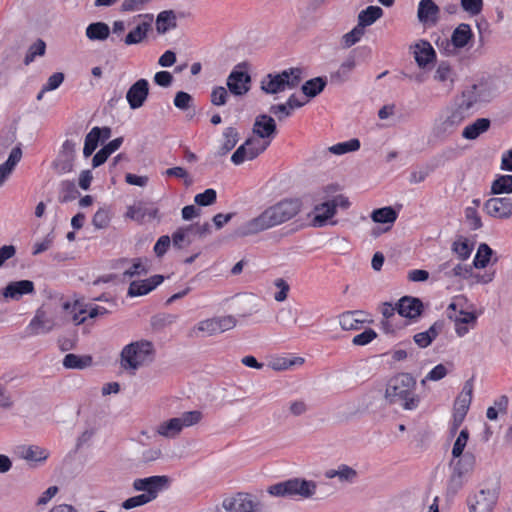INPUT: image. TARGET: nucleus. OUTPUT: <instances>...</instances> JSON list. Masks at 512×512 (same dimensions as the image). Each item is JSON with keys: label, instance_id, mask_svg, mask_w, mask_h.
I'll list each match as a JSON object with an SVG mask.
<instances>
[{"label": "nucleus", "instance_id": "nucleus-1", "mask_svg": "<svg viewBox=\"0 0 512 512\" xmlns=\"http://www.w3.org/2000/svg\"><path fill=\"white\" fill-rule=\"evenodd\" d=\"M302 201L297 198L283 199L263 210L257 217L242 224L237 234L239 236L254 235L259 232L279 226L300 213Z\"/></svg>", "mask_w": 512, "mask_h": 512}, {"label": "nucleus", "instance_id": "nucleus-2", "mask_svg": "<svg viewBox=\"0 0 512 512\" xmlns=\"http://www.w3.org/2000/svg\"><path fill=\"white\" fill-rule=\"evenodd\" d=\"M385 398L390 404L400 405L404 410H415L420 403L416 394V380L409 373L392 377L386 386Z\"/></svg>", "mask_w": 512, "mask_h": 512}, {"label": "nucleus", "instance_id": "nucleus-3", "mask_svg": "<svg viewBox=\"0 0 512 512\" xmlns=\"http://www.w3.org/2000/svg\"><path fill=\"white\" fill-rule=\"evenodd\" d=\"M155 347L151 341L138 340L125 345L120 353V365L125 371L135 372L153 362Z\"/></svg>", "mask_w": 512, "mask_h": 512}, {"label": "nucleus", "instance_id": "nucleus-4", "mask_svg": "<svg viewBox=\"0 0 512 512\" xmlns=\"http://www.w3.org/2000/svg\"><path fill=\"white\" fill-rule=\"evenodd\" d=\"M317 489V484L312 480L301 478L288 479L268 487L267 492L274 497L293 498L299 496L311 498Z\"/></svg>", "mask_w": 512, "mask_h": 512}, {"label": "nucleus", "instance_id": "nucleus-5", "mask_svg": "<svg viewBox=\"0 0 512 512\" xmlns=\"http://www.w3.org/2000/svg\"><path fill=\"white\" fill-rule=\"evenodd\" d=\"M302 80V69L289 68L280 73H269L261 80V89L267 94H277L296 88Z\"/></svg>", "mask_w": 512, "mask_h": 512}, {"label": "nucleus", "instance_id": "nucleus-6", "mask_svg": "<svg viewBox=\"0 0 512 512\" xmlns=\"http://www.w3.org/2000/svg\"><path fill=\"white\" fill-rule=\"evenodd\" d=\"M202 419V413L198 410L187 411L179 417H173L159 423L154 432L156 435L172 440L176 439L184 428L191 427L199 423Z\"/></svg>", "mask_w": 512, "mask_h": 512}, {"label": "nucleus", "instance_id": "nucleus-7", "mask_svg": "<svg viewBox=\"0 0 512 512\" xmlns=\"http://www.w3.org/2000/svg\"><path fill=\"white\" fill-rule=\"evenodd\" d=\"M466 118L468 116L455 105L446 107L435 119L432 135L437 139H446L458 129Z\"/></svg>", "mask_w": 512, "mask_h": 512}, {"label": "nucleus", "instance_id": "nucleus-8", "mask_svg": "<svg viewBox=\"0 0 512 512\" xmlns=\"http://www.w3.org/2000/svg\"><path fill=\"white\" fill-rule=\"evenodd\" d=\"M236 323V319L231 315L205 319L192 328L191 335L194 337L213 336L234 328Z\"/></svg>", "mask_w": 512, "mask_h": 512}, {"label": "nucleus", "instance_id": "nucleus-9", "mask_svg": "<svg viewBox=\"0 0 512 512\" xmlns=\"http://www.w3.org/2000/svg\"><path fill=\"white\" fill-rule=\"evenodd\" d=\"M489 99V93L483 84H472L462 90L454 105L469 117L477 104L487 102Z\"/></svg>", "mask_w": 512, "mask_h": 512}, {"label": "nucleus", "instance_id": "nucleus-10", "mask_svg": "<svg viewBox=\"0 0 512 512\" xmlns=\"http://www.w3.org/2000/svg\"><path fill=\"white\" fill-rule=\"evenodd\" d=\"M222 507L226 512H260L262 504L251 494L239 492L224 498Z\"/></svg>", "mask_w": 512, "mask_h": 512}, {"label": "nucleus", "instance_id": "nucleus-11", "mask_svg": "<svg viewBox=\"0 0 512 512\" xmlns=\"http://www.w3.org/2000/svg\"><path fill=\"white\" fill-rule=\"evenodd\" d=\"M246 67L245 63L236 65L227 77V88L235 96H243L250 90L251 77Z\"/></svg>", "mask_w": 512, "mask_h": 512}, {"label": "nucleus", "instance_id": "nucleus-12", "mask_svg": "<svg viewBox=\"0 0 512 512\" xmlns=\"http://www.w3.org/2000/svg\"><path fill=\"white\" fill-rule=\"evenodd\" d=\"M170 479L168 476H150L146 478L135 479L133 488L136 491H144L142 495L149 497L150 501L157 498L159 492L166 489L169 485Z\"/></svg>", "mask_w": 512, "mask_h": 512}, {"label": "nucleus", "instance_id": "nucleus-13", "mask_svg": "<svg viewBox=\"0 0 512 512\" xmlns=\"http://www.w3.org/2000/svg\"><path fill=\"white\" fill-rule=\"evenodd\" d=\"M498 495L493 489H481L467 499L469 512H492Z\"/></svg>", "mask_w": 512, "mask_h": 512}, {"label": "nucleus", "instance_id": "nucleus-14", "mask_svg": "<svg viewBox=\"0 0 512 512\" xmlns=\"http://www.w3.org/2000/svg\"><path fill=\"white\" fill-rule=\"evenodd\" d=\"M57 326L56 321L41 307L27 325L25 332L28 336H38L50 333Z\"/></svg>", "mask_w": 512, "mask_h": 512}, {"label": "nucleus", "instance_id": "nucleus-15", "mask_svg": "<svg viewBox=\"0 0 512 512\" xmlns=\"http://www.w3.org/2000/svg\"><path fill=\"white\" fill-rule=\"evenodd\" d=\"M76 148L77 143L73 140L68 139L62 144L61 151L53 162L57 174L62 175L73 170Z\"/></svg>", "mask_w": 512, "mask_h": 512}, {"label": "nucleus", "instance_id": "nucleus-16", "mask_svg": "<svg viewBox=\"0 0 512 512\" xmlns=\"http://www.w3.org/2000/svg\"><path fill=\"white\" fill-rule=\"evenodd\" d=\"M86 314V305L80 301H67L62 304L63 323H73L74 325L78 326L86 321Z\"/></svg>", "mask_w": 512, "mask_h": 512}, {"label": "nucleus", "instance_id": "nucleus-17", "mask_svg": "<svg viewBox=\"0 0 512 512\" xmlns=\"http://www.w3.org/2000/svg\"><path fill=\"white\" fill-rule=\"evenodd\" d=\"M149 94V82L141 78L133 83L126 93V99L131 109L143 106Z\"/></svg>", "mask_w": 512, "mask_h": 512}, {"label": "nucleus", "instance_id": "nucleus-18", "mask_svg": "<svg viewBox=\"0 0 512 512\" xmlns=\"http://www.w3.org/2000/svg\"><path fill=\"white\" fill-rule=\"evenodd\" d=\"M158 212V208L154 207L153 205L148 206L147 203L138 201L127 208L125 217L143 224L147 221L157 218Z\"/></svg>", "mask_w": 512, "mask_h": 512}, {"label": "nucleus", "instance_id": "nucleus-19", "mask_svg": "<svg viewBox=\"0 0 512 512\" xmlns=\"http://www.w3.org/2000/svg\"><path fill=\"white\" fill-rule=\"evenodd\" d=\"M417 18L424 26H434L440 18V8L433 0H421L418 4Z\"/></svg>", "mask_w": 512, "mask_h": 512}, {"label": "nucleus", "instance_id": "nucleus-20", "mask_svg": "<svg viewBox=\"0 0 512 512\" xmlns=\"http://www.w3.org/2000/svg\"><path fill=\"white\" fill-rule=\"evenodd\" d=\"M17 452L21 459H24L33 467L45 463L50 455L47 449L37 445L20 446Z\"/></svg>", "mask_w": 512, "mask_h": 512}, {"label": "nucleus", "instance_id": "nucleus-21", "mask_svg": "<svg viewBox=\"0 0 512 512\" xmlns=\"http://www.w3.org/2000/svg\"><path fill=\"white\" fill-rule=\"evenodd\" d=\"M486 212L494 218H509L512 215V202L509 198H490L484 204Z\"/></svg>", "mask_w": 512, "mask_h": 512}, {"label": "nucleus", "instance_id": "nucleus-22", "mask_svg": "<svg viewBox=\"0 0 512 512\" xmlns=\"http://www.w3.org/2000/svg\"><path fill=\"white\" fill-rule=\"evenodd\" d=\"M164 281L162 275H153L150 278L138 281H132L129 285L127 295L129 297H138L150 293Z\"/></svg>", "mask_w": 512, "mask_h": 512}, {"label": "nucleus", "instance_id": "nucleus-23", "mask_svg": "<svg viewBox=\"0 0 512 512\" xmlns=\"http://www.w3.org/2000/svg\"><path fill=\"white\" fill-rule=\"evenodd\" d=\"M275 120L266 114L258 115L253 125V133L263 141L272 140L276 134Z\"/></svg>", "mask_w": 512, "mask_h": 512}, {"label": "nucleus", "instance_id": "nucleus-24", "mask_svg": "<svg viewBox=\"0 0 512 512\" xmlns=\"http://www.w3.org/2000/svg\"><path fill=\"white\" fill-rule=\"evenodd\" d=\"M433 78L440 83L445 90L450 92L457 80V73L449 62L441 61L436 67Z\"/></svg>", "mask_w": 512, "mask_h": 512}, {"label": "nucleus", "instance_id": "nucleus-25", "mask_svg": "<svg viewBox=\"0 0 512 512\" xmlns=\"http://www.w3.org/2000/svg\"><path fill=\"white\" fill-rule=\"evenodd\" d=\"M34 283L30 280L12 281L3 289L4 298L19 300L22 296L34 293Z\"/></svg>", "mask_w": 512, "mask_h": 512}, {"label": "nucleus", "instance_id": "nucleus-26", "mask_svg": "<svg viewBox=\"0 0 512 512\" xmlns=\"http://www.w3.org/2000/svg\"><path fill=\"white\" fill-rule=\"evenodd\" d=\"M423 304L418 298L404 296L397 302V312L401 317L415 319L420 316Z\"/></svg>", "mask_w": 512, "mask_h": 512}, {"label": "nucleus", "instance_id": "nucleus-27", "mask_svg": "<svg viewBox=\"0 0 512 512\" xmlns=\"http://www.w3.org/2000/svg\"><path fill=\"white\" fill-rule=\"evenodd\" d=\"M457 460H452L451 465L453 467L452 481L461 479L466 474L470 473L475 466V456L472 453H464Z\"/></svg>", "mask_w": 512, "mask_h": 512}, {"label": "nucleus", "instance_id": "nucleus-28", "mask_svg": "<svg viewBox=\"0 0 512 512\" xmlns=\"http://www.w3.org/2000/svg\"><path fill=\"white\" fill-rule=\"evenodd\" d=\"M414 58L420 68L426 67L435 60L436 52L428 41H420L414 46Z\"/></svg>", "mask_w": 512, "mask_h": 512}, {"label": "nucleus", "instance_id": "nucleus-29", "mask_svg": "<svg viewBox=\"0 0 512 512\" xmlns=\"http://www.w3.org/2000/svg\"><path fill=\"white\" fill-rule=\"evenodd\" d=\"M473 389H474L473 380L472 379L467 380L464 383L461 392L459 393V395L457 396V398L454 402L453 410L459 411L460 416L466 415L469 410L470 404L472 402V397H473Z\"/></svg>", "mask_w": 512, "mask_h": 512}, {"label": "nucleus", "instance_id": "nucleus-30", "mask_svg": "<svg viewBox=\"0 0 512 512\" xmlns=\"http://www.w3.org/2000/svg\"><path fill=\"white\" fill-rule=\"evenodd\" d=\"M22 158V149L21 144L14 147L8 159L0 165V187L5 183L8 177L12 174L16 165L21 161Z\"/></svg>", "mask_w": 512, "mask_h": 512}, {"label": "nucleus", "instance_id": "nucleus-31", "mask_svg": "<svg viewBox=\"0 0 512 512\" xmlns=\"http://www.w3.org/2000/svg\"><path fill=\"white\" fill-rule=\"evenodd\" d=\"M356 58L354 55H349L339 66V68L331 73V82L335 84H343L350 79L351 73L356 67Z\"/></svg>", "mask_w": 512, "mask_h": 512}, {"label": "nucleus", "instance_id": "nucleus-32", "mask_svg": "<svg viewBox=\"0 0 512 512\" xmlns=\"http://www.w3.org/2000/svg\"><path fill=\"white\" fill-rule=\"evenodd\" d=\"M314 211L316 214L311 221V226L315 228L324 227L327 225L328 220L336 214L333 204L328 201L316 205Z\"/></svg>", "mask_w": 512, "mask_h": 512}, {"label": "nucleus", "instance_id": "nucleus-33", "mask_svg": "<svg viewBox=\"0 0 512 512\" xmlns=\"http://www.w3.org/2000/svg\"><path fill=\"white\" fill-rule=\"evenodd\" d=\"M491 121L488 118H478L473 123L467 125L462 131V137L467 140H475L481 134L488 131Z\"/></svg>", "mask_w": 512, "mask_h": 512}, {"label": "nucleus", "instance_id": "nucleus-34", "mask_svg": "<svg viewBox=\"0 0 512 512\" xmlns=\"http://www.w3.org/2000/svg\"><path fill=\"white\" fill-rule=\"evenodd\" d=\"M177 17L173 10L160 12L156 18V30L159 34H165L169 30L176 28Z\"/></svg>", "mask_w": 512, "mask_h": 512}, {"label": "nucleus", "instance_id": "nucleus-35", "mask_svg": "<svg viewBox=\"0 0 512 512\" xmlns=\"http://www.w3.org/2000/svg\"><path fill=\"white\" fill-rule=\"evenodd\" d=\"M222 142L218 149V155L223 156L229 153L238 143L240 137L236 128L227 127L222 134Z\"/></svg>", "mask_w": 512, "mask_h": 512}, {"label": "nucleus", "instance_id": "nucleus-36", "mask_svg": "<svg viewBox=\"0 0 512 512\" xmlns=\"http://www.w3.org/2000/svg\"><path fill=\"white\" fill-rule=\"evenodd\" d=\"M473 33L469 24L461 23L455 28L451 36V42L456 48H464L472 39Z\"/></svg>", "mask_w": 512, "mask_h": 512}, {"label": "nucleus", "instance_id": "nucleus-37", "mask_svg": "<svg viewBox=\"0 0 512 512\" xmlns=\"http://www.w3.org/2000/svg\"><path fill=\"white\" fill-rule=\"evenodd\" d=\"M85 34L91 41H104L110 35V28L104 22H94L86 27Z\"/></svg>", "mask_w": 512, "mask_h": 512}, {"label": "nucleus", "instance_id": "nucleus-38", "mask_svg": "<svg viewBox=\"0 0 512 512\" xmlns=\"http://www.w3.org/2000/svg\"><path fill=\"white\" fill-rule=\"evenodd\" d=\"M442 325L438 322H435L430 328L424 332H420L414 335V342L420 348L428 347L432 341L439 335Z\"/></svg>", "mask_w": 512, "mask_h": 512}, {"label": "nucleus", "instance_id": "nucleus-39", "mask_svg": "<svg viewBox=\"0 0 512 512\" xmlns=\"http://www.w3.org/2000/svg\"><path fill=\"white\" fill-rule=\"evenodd\" d=\"M362 314V311H346L339 316V324L343 330H359L364 320L356 318V315Z\"/></svg>", "mask_w": 512, "mask_h": 512}, {"label": "nucleus", "instance_id": "nucleus-40", "mask_svg": "<svg viewBox=\"0 0 512 512\" xmlns=\"http://www.w3.org/2000/svg\"><path fill=\"white\" fill-rule=\"evenodd\" d=\"M383 15V10L379 6H368L358 15V24L362 27L370 26Z\"/></svg>", "mask_w": 512, "mask_h": 512}, {"label": "nucleus", "instance_id": "nucleus-41", "mask_svg": "<svg viewBox=\"0 0 512 512\" xmlns=\"http://www.w3.org/2000/svg\"><path fill=\"white\" fill-rule=\"evenodd\" d=\"M80 195L76 184L71 180H63L59 185V201L67 203L75 200Z\"/></svg>", "mask_w": 512, "mask_h": 512}, {"label": "nucleus", "instance_id": "nucleus-42", "mask_svg": "<svg viewBox=\"0 0 512 512\" xmlns=\"http://www.w3.org/2000/svg\"><path fill=\"white\" fill-rule=\"evenodd\" d=\"M92 364L91 356H79L76 354H67L63 359V366L66 369H84Z\"/></svg>", "mask_w": 512, "mask_h": 512}, {"label": "nucleus", "instance_id": "nucleus-43", "mask_svg": "<svg viewBox=\"0 0 512 512\" xmlns=\"http://www.w3.org/2000/svg\"><path fill=\"white\" fill-rule=\"evenodd\" d=\"M326 86V79L323 77H316L306 81L302 85V92L305 96L313 98L317 96Z\"/></svg>", "mask_w": 512, "mask_h": 512}, {"label": "nucleus", "instance_id": "nucleus-44", "mask_svg": "<svg viewBox=\"0 0 512 512\" xmlns=\"http://www.w3.org/2000/svg\"><path fill=\"white\" fill-rule=\"evenodd\" d=\"M150 23L143 22L135 27L132 31H130L125 37L126 45H134L142 42L149 31Z\"/></svg>", "mask_w": 512, "mask_h": 512}, {"label": "nucleus", "instance_id": "nucleus-45", "mask_svg": "<svg viewBox=\"0 0 512 512\" xmlns=\"http://www.w3.org/2000/svg\"><path fill=\"white\" fill-rule=\"evenodd\" d=\"M371 218L376 223H394L397 219V213L392 207H383L372 212Z\"/></svg>", "mask_w": 512, "mask_h": 512}, {"label": "nucleus", "instance_id": "nucleus-46", "mask_svg": "<svg viewBox=\"0 0 512 512\" xmlns=\"http://www.w3.org/2000/svg\"><path fill=\"white\" fill-rule=\"evenodd\" d=\"M493 194H509L512 193V175H500L491 186Z\"/></svg>", "mask_w": 512, "mask_h": 512}, {"label": "nucleus", "instance_id": "nucleus-47", "mask_svg": "<svg viewBox=\"0 0 512 512\" xmlns=\"http://www.w3.org/2000/svg\"><path fill=\"white\" fill-rule=\"evenodd\" d=\"M492 253V249L487 244H480L473 260L474 267L485 268L490 261Z\"/></svg>", "mask_w": 512, "mask_h": 512}, {"label": "nucleus", "instance_id": "nucleus-48", "mask_svg": "<svg viewBox=\"0 0 512 512\" xmlns=\"http://www.w3.org/2000/svg\"><path fill=\"white\" fill-rule=\"evenodd\" d=\"M359 148L360 141L354 138L331 146L329 151L335 155H342L348 152L357 151Z\"/></svg>", "mask_w": 512, "mask_h": 512}, {"label": "nucleus", "instance_id": "nucleus-49", "mask_svg": "<svg viewBox=\"0 0 512 512\" xmlns=\"http://www.w3.org/2000/svg\"><path fill=\"white\" fill-rule=\"evenodd\" d=\"M365 28L361 25L357 24L350 32L346 33L343 36V45L346 48H349L356 44L362 36L364 35Z\"/></svg>", "mask_w": 512, "mask_h": 512}, {"label": "nucleus", "instance_id": "nucleus-50", "mask_svg": "<svg viewBox=\"0 0 512 512\" xmlns=\"http://www.w3.org/2000/svg\"><path fill=\"white\" fill-rule=\"evenodd\" d=\"M253 144L252 142H244L240 145L231 156V161L235 165H240L246 160H253L254 157H250V151L248 145Z\"/></svg>", "mask_w": 512, "mask_h": 512}, {"label": "nucleus", "instance_id": "nucleus-51", "mask_svg": "<svg viewBox=\"0 0 512 512\" xmlns=\"http://www.w3.org/2000/svg\"><path fill=\"white\" fill-rule=\"evenodd\" d=\"M469 438V433L467 429L461 430L459 433L452 449V456L453 458H459L461 455H463V451L467 445V441Z\"/></svg>", "mask_w": 512, "mask_h": 512}, {"label": "nucleus", "instance_id": "nucleus-52", "mask_svg": "<svg viewBox=\"0 0 512 512\" xmlns=\"http://www.w3.org/2000/svg\"><path fill=\"white\" fill-rule=\"evenodd\" d=\"M245 142H252L253 144L248 145V150L250 151V157H254V159L263 153L268 146L270 145V140L263 141L259 138H248Z\"/></svg>", "mask_w": 512, "mask_h": 512}, {"label": "nucleus", "instance_id": "nucleus-53", "mask_svg": "<svg viewBox=\"0 0 512 512\" xmlns=\"http://www.w3.org/2000/svg\"><path fill=\"white\" fill-rule=\"evenodd\" d=\"M216 198V191L212 188H208L204 192L195 195L194 202L199 206H209L215 203Z\"/></svg>", "mask_w": 512, "mask_h": 512}, {"label": "nucleus", "instance_id": "nucleus-54", "mask_svg": "<svg viewBox=\"0 0 512 512\" xmlns=\"http://www.w3.org/2000/svg\"><path fill=\"white\" fill-rule=\"evenodd\" d=\"M110 214L107 209L100 208L98 209L92 219V224L97 229H104L110 223Z\"/></svg>", "mask_w": 512, "mask_h": 512}, {"label": "nucleus", "instance_id": "nucleus-55", "mask_svg": "<svg viewBox=\"0 0 512 512\" xmlns=\"http://www.w3.org/2000/svg\"><path fill=\"white\" fill-rule=\"evenodd\" d=\"M472 246L466 239L458 240L453 243L452 250L459 256L461 260H466L470 257Z\"/></svg>", "mask_w": 512, "mask_h": 512}, {"label": "nucleus", "instance_id": "nucleus-56", "mask_svg": "<svg viewBox=\"0 0 512 512\" xmlns=\"http://www.w3.org/2000/svg\"><path fill=\"white\" fill-rule=\"evenodd\" d=\"M152 0H123L121 10L123 12H136L145 9Z\"/></svg>", "mask_w": 512, "mask_h": 512}, {"label": "nucleus", "instance_id": "nucleus-57", "mask_svg": "<svg viewBox=\"0 0 512 512\" xmlns=\"http://www.w3.org/2000/svg\"><path fill=\"white\" fill-rule=\"evenodd\" d=\"M173 103L176 108L180 110H187L192 106L193 98L189 93L179 91L176 93Z\"/></svg>", "mask_w": 512, "mask_h": 512}, {"label": "nucleus", "instance_id": "nucleus-58", "mask_svg": "<svg viewBox=\"0 0 512 512\" xmlns=\"http://www.w3.org/2000/svg\"><path fill=\"white\" fill-rule=\"evenodd\" d=\"M376 337L377 333L373 329L368 328L362 333L355 335L352 339V343L356 346H365L371 343Z\"/></svg>", "mask_w": 512, "mask_h": 512}, {"label": "nucleus", "instance_id": "nucleus-59", "mask_svg": "<svg viewBox=\"0 0 512 512\" xmlns=\"http://www.w3.org/2000/svg\"><path fill=\"white\" fill-rule=\"evenodd\" d=\"M228 91L223 86L213 88L211 92V103L215 106H223L227 103Z\"/></svg>", "mask_w": 512, "mask_h": 512}, {"label": "nucleus", "instance_id": "nucleus-60", "mask_svg": "<svg viewBox=\"0 0 512 512\" xmlns=\"http://www.w3.org/2000/svg\"><path fill=\"white\" fill-rule=\"evenodd\" d=\"M193 242V239H189L187 234L184 233L180 228H178L172 234V244L177 249H182L184 247L189 246Z\"/></svg>", "mask_w": 512, "mask_h": 512}, {"label": "nucleus", "instance_id": "nucleus-61", "mask_svg": "<svg viewBox=\"0 0 512 512\" xmlns=\"http://www.w3.org/2000/svg\"><path fill=\"white\" fill-rule=\"evenodd\" d=\"M148 273V268L143 264L141 259H135L132 266L125 270L123 275L124 277H134L140 275H146Z\"/></svg>", "mask_w": 512, "mask_h": 512}, {"label": "nucleus", "instance_id": "nucleus-62", "mask_svg": "<svg viewBox=\"0 0 512 512\" xmlns=\"http://www.w3.org/2000/svg\"><path fill=\"white\" fill-rule=\"evenodd\" d=\"M447 373V368L443 364H438L425 376L421 383L425 384L426 381H439L443 379Z\"/></svg>", "mask_w": 512, "mask_h": 512}, {"label": "nucleus", "instance_id": "nucleus-63", "mask_svg": "<svg viewBox=\"0 0 512 512\" xmlns=\"http://www.w3.org/2000/svg\"><path fill=\"white\" fill-rule=\"evenodd\" d=\"M357 477V471L352 467L341 464L338 466V479L342 482H353Z\"/></svg>", "mask_w": 512, "mask_h": 512}, {"label": "nucleus", "instance_id": "nucleus-64", "mask_svg": "<svg viewBox=\"0 0 512 512\" xmlns=\"http://www.w3.org/2000/svg\"><path fill=\"white\" fill-rule=\"evenodd\" d=\"M101 140V130L99 127H93L86 135L84 145L92 150H96L99 141Z\"/></svg>", "mask_w": 512, "mask_h": 512}]
</instances>
